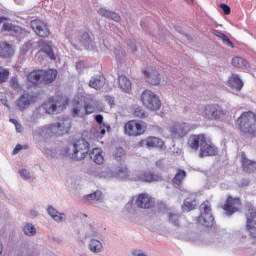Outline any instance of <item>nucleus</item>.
I'll list each match as a JSON object with an SVG mask.
<instances>
[{"instance_id": "nucleus-1", "label": "nucleus", "mask_w": 256, "mask_h": 256, "mask_svg": "<svg viewBox=\"0 0 256 256\" xmlns=\"http://www.w3.org/2000/svg\"><path fill=\"white\" fill-rule=\"evenodd\" d=\"M42 151L45 155H48V157H52L53 159H59V157L69 155L74 161H81L82 159H85L89 153V142L85 139H79L73 142L68 149L61 147L54 149L44 147Z\"/></svg>"}, {"instance_id": "nucleus-2", "label": "nucleus", "mask_w": 256, "mask_h": 256, "mask_svg": "<svg viewBox=\"0 0 256 256\" xmlns=\"http://www.w3.org/2000/svg\"><path fill=\"white\" fill-rule=\"evenodd\" d=\"M71 129L70 120H60L58 123L40 126L32 131L33 137L36 139H49L51 137H59L69 133Z\"/></svg>"}, {"instance_id": "nucleus-3", "label": "nucleus", "mask_w": 256, "mask_h": 256, "mask_svg": "<svg viewBox=\"0 0 256 256\" xmlns=\"http://www.w3.org/2000/svg\"><path fill=\"white\" fill-rule=\"evenodd\" d=\"M237 125L244 135L256 138V114L252 111L243 112L237 119Z\"/></svg>"}, {"instance_id": "nucleus-4", "label": "nucleus", "mask_w": 256, "mask_h": 256, "mask_svg": "<svg viewBox=\"0 0 256 256\" xmlns=\"http://www.w3.org/2000/svg\"><path fill=\"white\" fill-rule=\"evenodd\" d=\"M200 115L206 121H225L227 119V110L219 104H207L200 108Z\"/></svg>"}, {"instance_id": "nucleus-5", "label": "nucleus", "mask_w": 256, "mask_h": 256, "mask_svg": "<svg viewBox=\"0 0 256 256\" xmlns=\"http://www.w3.org/2000/svg\"><path fill=\"white\" fill-rule=\"evenodd\" d=\"M68 103L67 99L63 97H50L40 106V109H43L47 115H55L61 113Z\"/></svg>"}, {"instance_id": "nucleus-6", "label": "nucleus", "mask_w": 256, "mask_h": 256, "mask_svg": "<svg viewBox=\"0 0 256 256\" xmlns=\"http://www.w3.org/2000/svg\"><path fill=\"white\" fill-rule=\"evenodd\" d=\"M141 101L143 106L149 111H159V109H161V100L159 99V96L151 90H144L142 92Z\"/></svg>"}, {"instance_id": "nucleus-7", "label": "nucleus", "mask_w": 256, "mask_h": 256, "mask_svg": "<svg viewBox=\"0 0 256 256\" xmlns=\"http://www.w3.org/2000/svg\"><path fill=\"white\" fill-rule=\"evenodd\" d=\"M200 213L201 214L197 220L199 225H202V227H207V228L213 227L215 218L211 213V203L209 201H205L200 205Z\"/></svg>"}, {"instance_id": "nucleus-8", "label": "nucleus", "mask_w": 256, "mask_h": 256, "mask_svg": "<svg viewBox=\"0 0 256 256\" xmlns=\"http://www.w3.org/2000/svg\"><path fill=\"white\" fill-rule=\"evenodd\" d=\"M124 131L129 137H139L147 131V123L141 120L128 121L124 126Z\"/></svg>"}, {"instance_id": "nucleus-9", "label": "nucleus", "mask_w": 256, "mask_h": 256, "mask_svg": "<svg viewBox=\"0 0 256 256\" xmlns=\"http://www.w3.org/2000/svg\"><path fill=\"white\" fill-rule=\"evenodd\" d=\"M37 97V93L26 92L16 99L15 106L17 107L18 111H20V113H25V111H27L31 105L37 103Z\"/></svg>"}, {"instance_id": "nucleus-10", "label": "nucleus", "mask_w": 256, "mask_h": 256, "mask_svg": "<svg viewBox=\"0 0 256 256\" xmlns=\"http://www.w3.org/2000/svg\"><path fill=\"white\" fill-rule=\"evenodd\" d=\"M193 129V126L185 122H177L169 126L168 131L173 139L185 137Z\"/></svg>"}, {"instance_id": "nucleus-11", "label": "nucleus", "mask_w": 256, "mask_h": 256, "mask_svg": "<svg viewBox=\"0 0 256 256\" xmlns=\"http://www.w3.org/2000/svg\"><path fill=\"white\" fill-rule=\"evenodd\" d=\"M137 171L131 172L125 166L120 165L113 168V179H118L119 181H135V174Z\"/></svg>"}, {"instance_id": "nucleus-12", "label": "nucleus", "mask_w": 256, "mask_h": 256, "mask_svg": "<svg viewBox=\"0 0 256 256\" xmlns=\"http://www.w3.org/2000/svg\"><path fill=\"white\" fill-rule=\"evenodd\" d=\"M134 181H140L142 183H155L159 181H163V177L160 174L147 171V172H139L136 171Z\"/></svg>"}, {"instance_id": "nucleus-13", "label": "nucleus", "mask_w": 256, "mask_h": 256, "mask_svg": "<svg viewBox=\"0 0 256 256\" xmlns=\"http://www.w3.org/2000/svg\"><path fill=\"white\" fill-rule=\"evenodd\" d=\"M143 75L150 85H161L164 81L163 75L159 74L153 67L146 68Z\"/></svg>"}, {"instance_id": "nucleus-14", "label": "nucleus", "mask_w": 256, "mask_h": 256, "mask_svg": "<svg viewBox=\"0 0 256 256\" xmlns=\"http://www.w3.org/2000/svg\"><path fill=\"white\" fill-rule=\"evenodd\" d=\"M219 153V149L213 142H207V139L204 140L199 152V157H215Z\"/></svg>"}, {"instance_id": "nucleus-15", "label": "nucleus", "mask_w": 256, "mask_h": 256, "mask_svg": "<svg viewBox=\"0 0 256 256\" xmlns=\"http://www.w3.org/2000/svg\"><path fill=\"white\" fill-rule=\"evenodd\" d=\"M246 231L250 237H256V210L253 208L246 214Z\"/></svg>"}, {"instance_id": "nucleus-16", "label": "nucleus", "mask_w": 256, "mask_h": 256, "mask_svg": "<svg viewBox=\"0 0 256 256\" xmlns=\"http://www.w3.org/2000/svg\"><path fill=\"white\" fill-rule=\"evenodd\" d=\"M136 205L140 207V209H151V207H155V198L147 193H142L138 196Z\"/></svg>"}, {"instance_id": "nucleus-17", "label": "nucleus", "mask_w": 256, "mask_h": 256, "mask_svg": "<svg viewBox=\"0 0 256 256\" xmlns=\"http://www.w3.org/2000/svg\"><path fill=\"white\" fill-rule=\"evenodd\" d=\"M31 28L39 37H49V28H47V24L41 20H32Z\"/></svg>"}, {"instance_id": "nucleus-18", "label": "nucleus", "mask_w": 256, "mask_h": 256, "mask_svg": "<svg viewBox=\"0 0 256 256\" xmlns=\"http://www.w3.org/2000/svg\"><path fill=\"white\" fill-rule=\"evenodd\" d=\"M241 208V200L239 198L228 197L223 209L226 211V215H233Z\"/></svg>"}, {"instance_id": "nucleus-19", "label": "nucleus", "mask_w": 256, "mask_h": 256, "mask_svg": "<svg viewBox=\"0 0 256 256\" xmlns=\"http://www.w3.org/2000/svg\"><path fill=\"white\" fill-rule=\"evenodd\" d=\"M101 108V102L95 98H89L84 101V112L85 115H92Z\"/></svg>"}, {"instance_id": "nucleus-20", "label": "nucleus", "mask_w": 256, "mask_h": 256, "mask_svg": "<svg viewBox=\"0 0 256 256\" xmlns=\"http://www.w3.org/2000/svg\"><path fill=\"white\" fill-rule=\"evenodd\" d=\"M47 213L55 223H63L67 221V215L63 212H59L55 207L48 206Z\"/></svg>"}, {"instance_id": "nucleus-21", "label": "nucleus", "mask_w": 256, "mask_h": 256, "mask_svg": "<svg viewBox=\"0 0 256 256\" xmlns=\"http://www.w3.org/2000/svg\"><path fill=\"white\" fill-rule=\"evenodd\" d=\"M95 121H96V123H98L100 128H99V130H97L94 133V137L96 139H101L103 137V135H105V133H107V131H109L111 129V126H106L103 123V115H101V114H98L95 116Z\"/></svg>"}, {"instance_id": "nucleus-22", "label": "nucleus", "mask_w": 256, "mask_h": 256, "mask_svg": "<svg viewBox=\"0 0 256 256\" xmlns=\"http://www.w3.org/2000/svg\"><path fill=\"white\" fill-rule=\"evenodd\" d=\"M205 135L200 134V135H192L189 137L188 140V145L190 149H194V151H197L200 147L203 146V143H205Z\"/></svg>"}, {"instance_id": "nucleus-23", "label": "nucleus", "mask_w": 256, "mask_h": 256, "mask_svg": "<svg viewBox=\"0 0 256 256\" xmlns=\"http://www.w3.org/2000/svg\"><path fill=\"white\" fill-rule=\"evenodd\" d=\"M241 163L245 173H254V171H256V162L247 158L245 153L241 154Z\"/></svg>"}, {"instance_id": "nucleus-24", "label": "nucleus", "mask_w": 256, "mask_h": 256, "mask_svg": "<svg viewBox=\"0 0 256 256\" xmlns=\"http://www.w3.org/2000/svg\"><path fill=\"white\" fill-rule=\"evenodd\" d=\"M86 201L88 203H91V205H95V207H101V204H103L104 196L101 191H95L92 194H88L86 196Z\"/></svg>"}, {"instance_id": "nucleus-25", "label": "nucleus", "mask_w": 256, "mask_h": 256, "mask_svg": "<svg viewBox=\"0 0 256 256\" xmlns=\"http://www.w3.org/2000/svg\"><path fill=\"white\" fill-rule=\"evenodd\" d=\"M80 43L83 46V48L87 49L88 51H93V49H95V40L87 32H84L81 35Z\"/></svg>"}, {"instance_id": "nucleus-26", "label": "nucleus", "mask_w": 256, "mask_h": 256, "mask_svg": "<svg viewBox=\"0 0 256 256\" xmlns=\"http://www.w3.org/2000/svg\"><path fill=\"white\" fill-rule=\"evenodd\" d=\"M97 13L100 14L101 17H105L106 19H111L116 23H119V21H121V16L117 14V12L108 10L107 8H100L97 10Z\"/></svg>"}, {"instance_id": "nucleus-27", "label": "nucleus", "mask_w": 256, "mask_h": 256, "mask_svg": "<svg viewBox=\"0 0 256 256\" xmlns=\"http://www.w3.org/2000/svg\"><path fill=\"white\" fill-rule=\"evenodd\" d=\"M38 47L40 51L47 54V57H49V59H51L52 61H55V54L53 53V48L51 46V43L44 40H40L38 42Z\"/></svg>"}, {"instance_id": "nucleus-28", "label": "nucleus", "mask_w": 256, "mask_h": 256, "mask_svg": "<svg viewBox=\"0 0 256 256\" xmlns=\"http://www.w3.org/2000/svg\"><path fill=\"white\" fill-rule=\"evenodd\" d=\"M90 159L96 163V165H103L105 156H103V150L101 148H94L89 153Z\"/></svg>"}, {"instance_id": "nucleus-29", "label": "nucleus", "mask_w": 256, "mask_h": 256, "mask_svg": "<svg viewBox=\"0 0 256 256\" xmlns=\"http://www.w3.org/2000/svg\"><path fill=\"white\" fill-rule=\"evenodd\" d=\"M140 145H147V147H156L158 149H162L165 142L161 140V138L157 137H148L146 140H142Z\"/></svg>"}, {"instance_id": "nucleus-30", "label": "nucleus", "mask_w": 256, "mask_h": 256, "mask_svg": "<svg viewBox=\"0 0 256 256\" xmlns=\"http://www.w3.org/2000/svg\"><path fill=\"white\" fill-rule=\"evenodd\" d=\"M229 86L234 91H241L243 89V80L237 74H232L228 80Z\"/></svg>"}, {"instance_id": "nucleus-31", "label": "nucleus", "mask_w": 256, "mask_h": 256, "mask_svg": "<svg viewBox=\"0 0 256 256\" xmlns=\"http://www.w3.org/2000/svg\"><path fill=\"white\" fill-rule=\"evenodd\" d=\"M89 87L96 90L102 89V87H105V77L101 75L93 76L89 81Z\"/></svg>"}, {"instance_id": "nucleus-32", "label": "nucleus", "mask_w": 256, "mask_h": 256, "mask_svg": "<svg viewBox=\"0 0 256 256\" xmlns=\"http://www.w3.org/2000/svg\"><path fill=\"white\" fill-rule=\"evenodd\" d=\"M88 247L91 253H103V242H101V240L92 238Z\"/></svg>"}, {"instance_id": "nucleus-33", "label": "nucleus", "mask_w": 256, "mask_h": 256, "mask_svg": "<svg viewBox=\"0 0 256 256\" xmlns=\"http://www.w3.org/2000/svg\"><path fill=\"white\" fill-rule=\"evenodd\" d=\"M41 77L44 83H53V81L57 79V70H42Z\"/></svg>"}, {"instance_id": "nucleus-34", "label": "nucleus", "mask_w": 256, "mask_h": 256, "mask_svg": "<svg viewBox=\"0 0 256 256\" xmlns=\"http://www.w3.org/2000/svg\"><path fill=\"white\" fill-rule=\"evenodd\" d=\"M14 53L13 46L7 44L6 42L0 43V57H11Z\"/></svg>"}, {"instance_id": "nucleus-35", "label": "nucleus", "mask_w": 256, "mask_h": 256, "mask_svg": "<svg viewBox=\"0 0 256 256\" xmlns=\"http://www.w3.org/2000/svg\"><path fill=\"white\" fill-rule=\"evenodd\" d=\"M118 84L122 91L129 93L131 91V80L124 75L118 77Z\"/></svg>"}, {"instance_id": "nucleus-36", "label": "nucleus", "mask_w": 256, "mask_h": 256, "mask_svg": "<svg viewBox=\"0 0 256 256\" xmlns=\"http://www.w3.org/2000/svg\"><path fill=\"white\" fill-rule=\"evenodd\" d=\"M43 73V70H35L32 71L27 75V80L29 83H32L33 85H37L41 79L43 80V76H41Z\"/></svg>"}, {"instance_id": "nucleus-37", "label": "nucleus", "mask_w": 256, "mask_h": 256, "mask_svg": "<svg viewBox=\"0 0 256 256\" xmlns=\"http://www.w3.org/2000/svg\"><path fill=\"white\" fill-rule=\"evenodd\" d=\"M22 231L26 237H35L37 235V228L31 222H26L22 227Z\"/></svg>"}, {"instance_id": "nucleus-38", "label": "nucleus", "mask_w": 256, "mask_h": 256, "mask_svg": "<svg viewBox=\"0 0 256 256\" xmlns=\"http://www.w3.org/2000/svg\"><path fill=\"white\" fill-rule=\"evenodd\" d=\"M196 207H197V200L195 199V196H192L184 200L182 209L183 211H187V213H189V211H193V209H195Z\"/></svg>"}, {"instance_id": "nucleus-39", "label": "nucleus", "mask_w": 256, "mask_h": 256, "mask_svg": "<svg viewBox=\"0 0 256 256\" xmlns=\"http://www.w3.org/2000/svg\"><path fill=\"white\" fill-rule=\"evenodd\" d=\"M187 177V172L184 170H178L174 178L172 179L173 185L176 187H181L183 185V181H185V178Z\"/></svg>"}, {"instance_id": "nucleus-40", "label": "nucleus", "mask_w": 256, "mask_h": 256, "mask_svg": "<svg viewBox=\"0 0 256 256\" xmlns=\"http://www.w3.org/2000/svg\"><path fill=\"white\" fill-rule=\"evenodd\" d=\"M95 176L100 179H113V168H103L102 170H96Z\"/></svg>"}, {"instance_id": "nucleus-41", "label": "nucleus", "mask_w": 256, "mask_h": 256, "mask_svg": "<svg viewBox=\"0 0 256 256\" xmlns=\"http://www.w3.org/2000/svg\"><path fill=\"white\" fill-rule=\"evenodd\" d=\"M85 237H99V227L95 224H88L86 226Z\"/></svg>"}, {"instance_id": "nucleus-42", "label": "nucleus", "mask_w": 256, "mask_h": 256, "mask_svg": "<svg viewBox=\"0 0 256 256\" xmlns=\"http://www.w3.org/2000/svg\"><path fill=\"white\" fill-rule=\"evenodd\" d=\"M73 117H85V106L77 102L72 108Z\"/></svg>"}, {"instance_id": "nucleus-43", "label": "nucleus", "mask_w": 256, "mask_h": 256, "mask_svg": "<svg viewBox=\"0 0 256 256\" xmlns=\"http://www.w3.org/2000/svg\"><path fill=\"white\" fill-rule=\"evenodd\" d=\"M232 66L237 67L238 69H247L248 63L245 61V59L241 57H234L232 59Z\"/></svg>"}, {"instance_id": "nucleus-44", "label": "nucleus", "mask_w": 256, "mask_h": 256, "mask_svg": "<svg viewBox=\"0 0 256 256\" xmlns=\"http://www.w3.org/2000/svg\"><path fill=\"white\" fill-rule=\"evenodd\" d=\"M214 35L218 37V39H220V41H222L224 45H227L228 47L233 48V42H231V40H229V37H227V35H225L223 32H219L215 30Z\"/></svg>"}, {"instance_id": "nucleus-45", "label": "nucleus", "mask_w": 256, "mask_h": 256, "mask_svg": "<svg viewBox=\"0 0 256 256\" xmlns=\"http://www.w3.org/2000/svg\"><path fill=\"white\" fill-rule=\"evenodd\" d=\"M18 175H20V179H23V181H31V179H33V174L26 168H20Z\"/></svg>"}, {"instance_id": "nucleus-46", "label": "nucleus", "mask_w": 256, "mask_h": 256, "mask_svg": "<svg viewBox=\"0 0 256 256\" xmlns=\"http://www.w3.org/2000/svg\"><path fill=\"white\" fill-rule=\"evenodd\" d=\"M168 219H169V222L172 223V225L179 227V221L181 219V214H179V212H170L168 214Z\"/></svg>"}, {"instance_id": "nucleus-47", "label": "nucleus", "mask_w": 256, "mask_h": 256, "mask_svg": "<svg viewBox=\"0 0 256 256\" xmlns=\"http://www.w3.org/2000/svg\"><path fill=\"white\" fill-rule=\"evenodd\" d=\"M114 55H115L116 61H118L119 63H125V55H126V53L124 52L123 49L115 48Z\"/></svg>"}, {"instance_id": "nucleus-48", "label": "nucleus", "mask_w": 256, "mask_h": 256, "mask_svg": "<svg viewBox=\"0 0 256 256\" xmlns=\"http://www.w3.org/2000/svg\"><path fill=\"white\" fill-rule=\"evenodd\" d=\"M3 29L4 31H14V33H21V27L15 26L11 23H4Z\"/></svg>"}, {"instance_id": "nucleus-49", "label": "nucleus", "mask_w": 256, "mask_h": 256, "mask_svg": "<svg viewBox=\"0 0 256 256\" xmlns=\"http://www.w3.org/2000/svg\"><path fill=\"white\" fill-rule=\"evenodd\" d=\"M127 46L130 49L131 53H137V49H139V44L135 39H129L127 41Z\"/></svg>"}, {"instance_id": "nucleus-50", "label": "nucleus", "mask_w": 256, "mask_h": 256, "mask_svg": "<svg viewBox=\"0 0 256 256\" xmlns=\"http://www.w3.org/2000/svg\"><path fill=\"white\" fill-rule=\"evenodd\" d=\"M37 119H39V108H36L32 113V117H28L26 121L30 125H34L35 123H37Z\"/></svg>"}, {"instance_id": "nucleus-51", "label": "nucleus", "mask_w": 256, "mask_h": 256, "mask_svg": "<svg viewBox=\"0 0 256 256\" xmlns=\"http://www.w3.org/2000/svg\"><path fill=\"white\" fill-rule=\"evenodd\" d=\"M0 102L4 107L8 109V111H11V106L9 105V101L7 100V94L0 92Z\"/></svg>"}, {"instance_id": "nucleus-52", "label": "nucleus", "mask_w": 256, "mask_h": 256, "mask_svg": "<svg viewBox=\"0 0 256 256\" xmlns=\"http://www.w3.org/2000/svg\"><path fill=\"white\" fill-rule=\"evenodd\" d=\"M134 117H138L139 119H145L147 117V113L141 107H137L134 110Z\"/></svg>"}, {"instance_id": "nucleus-53", "label": "nucleus", "mask_w": 256, "mask_h": 256, "mask_svg": "<svg viewBox=\"0 0 256 256\" xmlns=\"http://www.w3.org/2000/svg\"><path fill=\"white\" fill-rule=\"evenodd\" d=\"M7 77H9V70L0 68V83H5V81H7Z\"/></svg>"}, {"instance_id": "nucleus-54", "label": "nucleus", "mask_w": 256, "mask_h": 256, "mask_svg": "<svg viewBox=\"0 0 256 256\" xmlns=\"http://www.w3.org/2000/svg\"><path fill=\"white\" fill-rule=\"evenodd\" d=\"M10 85L15 91H19V89H21V84H19V80L17 79V77L11 78Z\"/></svg>"}, {"instance_id": "nucleus-55", "label": "nucleus", "mask_w": 256, "mask_h": 256, "mask_svg": "<svg viewBox=\"0 0 256 256\" xmlns=\"http://www.w3.org/2000/svg\"><path fill=\"white\" fill-rule=\"evenodd\" d=\"M25 149H28L27 145L17 144L12 151V155H19V153Z\"/></svg>"}, {"instance_id": "nucleus-56", "label": "nucleus", "mask_w": 256, "mask_h": 256, "mask_svg": "<svg viewBox=\"0 0 256 256\" xmlns=\"http://www.w3.org/2000/svg\"><path fill=\"white\" fill-rule=\"evenodd\" d=\"M220 8L222 9L224 15H231V7L225 3L220 4Z\"/></svg>"}, {"instance_id": "nucleus-57", "label": "nucleus", "mask_w": 256, "mask_h": 256, "mask_svg": "<svg viewBox=\"0 0 256 256\" xmlns=\"http://www.w3.org/2000/svg\"><path fill=\"white\" fill-rule=\"evenodd\" d=\"M124 154H125V150H123V148H117L115 152V157L117 161H121V157H123Z\"/></svg>"}, {"instance_id": "nucleus-58", "label": "nucleus", "mask_w": 256, "mask_h": 256, "mask_svg": "<svg viewBox=\"0 0 256 256\" xmlns=\"http://www.w3.org/2000/svg\"><path fill=\"white\" fill-rule=\"evenodd\" d=\"M158 210L160 213L167 210V204L165 202H158Z\"/></svg>"}, {"instance_id": "nucleus-59", "label": "nucleus", "mask_w": 256, "mask_h": 256, "mask_svg": "<svg viewBox=\"0 0 256 256\" xmlns=\"http://www.w3.org/2000/svg\"><path fill=\"white\" fill-rule=\"evenodd\" d=\"M111 45L109 44H106L105 42H103L102 45H100V49L101 51H103L104 53H107V51H109Z\"/></svg>"}, {"instance_id": "nucleus-60", "label": "nucleus", "mask_w": 256, "mask_h": 256, "mask_svg": "<svg viewBox=\"0 0 256 256\" xmlns=\"http://www.w3.org/2000/svg\"><path fill=\"white\" fill-rule=\"evenodd\" d=\"M132 255L133 256H148L147 254H145L143 251L141 250H133L132 251Z\"/></svg>"}, {"instance_id": "nucleus-61", "label": "nucleus", "mask_w": 256, "mask_h": 256, "mask_svg": "<svg viewBox=\"0 0 256 256\" xmlns=\"http://www.w3.org/2000/svg\"><path fill=\"white\" fill-rule=\"evenodd\" d=\"M16 129V133H21L23 131V125H21V123H17L15 126Z\"/></svg>"}, {"instance_id": "nucleus-62", "label": "nucleus", "mask_w": 256, "mask_h": 256, "mask_svg": "<svg viewBox=\"0 0 256 256\" xmlns=\"http://www.w3.org/2000/svg\"><path fill=\"white\" fill-rule=\"evenodd\" d=\"M30 217H33V219H35V217H39V212L35 209H32L30 211Z\"/></svg>"}, {"instance_id": "nucleus-63", "label": "nucleus", "mask_w": 256, "mask_h": 256, "mask_svg": "<svg viewBox=\"0 0 256 256\" xmlns=\"http://www.w3.org/2000/svg\"><path fill=\"white\" fill-rule=\"evenodd\" d=\"M105 99L108 101L109 105H113V98L111 96H106Z\"/></svg>"}, {"instance_id": "nucleus-64", "label": "nucleus", "mask_w": 256, "mask_h": 256, "mask_svg": "<svg viewBox=\"0 0 256 256\" xmlns=\"http://www.w3.org/2000/svg\"><path fill=\"white\" fill-rule=\"evenodd\" d=\"M9 121H10V123H12L15 126L18 125V123H19V121H17V119H15V118H10Z\"/></svg>"}]
</instances>
